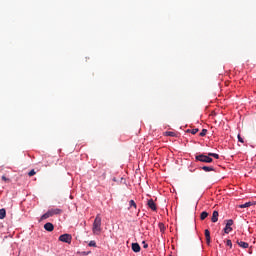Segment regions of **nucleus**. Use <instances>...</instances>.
<instances>
[{"label":"nucleus","mask_w":256,"mask_h":256,"mask_svg":"<svg viewBox=\"0 0 256 256\" xmlns=\"http://www.w3.org/2000/svg\"><path fill=\"white\" fill-rule=\"evenodd\" d=\"M204 235L206 238L207 245H211V232L209 231V229L205 230Z\"/></svg>","instance_id":"0eeeda50"},{"label":"nucleus","mask_w":256,"mask_h":256,"mask_svg":"<svg viewBox=\"0 0 256 256\" xmlns=\"http://www.w3.org/2000/svg\"><path fill=\"white\" fill-rule=\"evenodd\" d=\"M199 135L200 137H205V135H207V129H202Z\"/></svg>","instance_id":"5701e85b"},{"label":"nucleus","mask_w":256,"mask_h":256,"mask_svg":"<svg viewBox=\"0 0 256 256\" xmlns=\"http://www.w3.org/2000/svg\"><path fill=\"white\" fill-rule=\"evenodd\" d=\"M49 217H53L51 212L48 210L45 214H43L40 218V221H45V219H49Z\"/></svg>","instance_id":"f8f14e48"},{"label":"nucleus","mask_w":256,"mask_h":256,"mask_svg":"<svg viewBox=\"0 0 256 256\" xmlns=\"http://www.w3.org/2000/svg\"><path fill=\"white\" fill-rule=\"evenodd\" d=\"M72 239L73 237L71 236V234H62L59 237V241H62V243H68V244H71Z\"/></svg>","instance_id":"7ed1b4c3"},{"label":"nucleus","mask_w":256,"mask_h":256,"mask_svg":"<svg viewBox=\"0 0 256 256\" xmlns=\"http://www.w3.org/2000/svg\"><path fill=\"white\" fill-rule=\"evenodd\" d=\"M211 221L212 223L219 221V212L217 210L213 211Z\"/></svg>","instance_id":"1a4fd4ad"},{"label":"nucleus","mask_w":256,"mask_h":256,"mask_svg":"<svg viewBox=\"0 0 256 256\" xmlns=\"http://www.w3.org/2000/svg\"><path fill=\"white\" fill-rule=\"evenodd\" d=\"M186 133H191L192 135H197V133H199V129L198 128H196V129H188L187 131H186Z\"/></svg>","instance_id":"f3484780"},{"label":"nucleus","mask_w":256,"mask_h":256,"mask_svg":"<svg viewBox=\"0 0 256 256\" xmlns=\"http://www.w3.org/2000/svg\"><path fill=\"white\" fill-rule=\"evenodd\" d=\"M147 205L152 211H157V204H155V201H153V199L148 200Z\"/></svg>","instance_id":"423d86ee"},{"label":"nucleus","mask_w":256,"mask_h":256,"mask_svg":"<svg viewBox=\"0 0 256 256\" xmlns=\"http://www.w3.org/2000/svg\"><path fill=\"white\" fill-rule=\"evenodd\" d=\"M102 231L101 228V215L97 214L94 222H93V226H92V232L94 233V235H100Z\"/></svg>","instance_id":"f257e3e1"},{"label":"nucleus","mask_w":256,"mask_h":256,"mask_svg":"<svg viewBox=\"0 0 256 256\" xmlns=\"http://www.w3.org/2000/svg\"><path fill=\"white\" fill-rule=\"evenodd\" d=\"M132 251H134V253H139V251H141L139 243H132Z\"/></svg>","instance_id":"9b49d317"},{"label":"nucleus","mask_w":256,"mask_h":256,"mask_svg":"<svg viewBox=\"0 0 256 256\" xmlns=\"http://www.w3.org/2000/svg\"><path fill=\"white\" fill-rule=\"evenodd\" d=\"M166 137H177L175 132L167 131L165 132Z\"/></svg>","instance_id":"a211bd4d"},{"label":"nucleus","mask_w":256,"mask_h":256,"mask_svg":"<svg viewBox=\"0 0 256 256\" xmlns=\"http://www.w3.org/2000/svg\"><path fill=\"white\" fill-rule=\"evenodd\" d=\"M158 227H159L161 233H165V224L159 223Z\"/></svg>","instance_id":"6ab92c4d"},{"label":"nucleus","mask_w":256,"mask_h":256,"mask_svg":"<svg viewBox=\"0 0 256 256\" xmlns=\"http://www.w3.org/2000/svg\"><path fill=\"white\" fill-rule=\"evenodd\" d=\"M251 205H253L252 202H246L244 204L239 205L238 207L239 209H247V207H251Z\"/></svg>","instance_id":"4468645a"},{"label":"nucleus","mask_w":256,"mask_h":256,"mask_svg":"<svg viewBox=\"0 0 256 256\" xmlns=\"http://www.w3.org/2000/svg\"><path fill=\"white\" fill-rule=\"evenodd\" d=\"M2 181H9V179H7L5 176H2Z\"/></svg>","instance_id":"bb28decb"},{"label":"nucleus","mask_w":256,"mask_h":256,"mask_svg":"<svg viewBox=\"0 0 256 256\" xmlns=\"http://www.w3.org/2000/svg\"><path fill=\"white\" fill-rule=\"evenodd\" d=\"M208 157H214V159H219V154L217 153H208Z\"/></svg>","instance_id":"aec40b11"},{"label":"nucleus","mask_w":256,"mask_h":256,"mask_svg":"<svg viewBox=\"0 0 256 256\" xmlns=\"http://www.w3.org/2000/svg\"><path fill=\"white\" fill-rule=\"evenodd\" d=\"M147 247H149V245H147V244H144V249H147Z\"/></svg>","instance_id":"cd10ccee"},{"label":"nucleus","mask_w":256,"mask_h":256,"mask_svg":"<svg viewBox=\"0 0 256 256\" xmlns=\"http://www.w3.org/2000/svg\"><path fill=\"white\" fill-rule=\"evenodd\" d=\"M50 214L52 215H61V213H63V210L59 209V208H52L49 210Z\"/></svg>","instance_id":"6e6552de"},{"label":"nucleus","mask_w":256,"mask_h":256,"mask_svg":"<svg viewBox=\"0 0 256 256\" xmlns=\"http://www.w3.org/2000/svg\"><path fill=\"white\" fill-rule=\"evenodd\" d=\"M233 225V219L226 220V226L224 228V233L229 235L231 231H233V228L231 227Z\"/></svg>","instance_id":"20e7f679"},{"label":"nucleus","mask_w":256,"mask_h":256,"mask_svg":"<svg viewBox=\"0 0 256 256\" xmlns=\"http://www.w3.org/2000/svg\"><path fill=\"white\" fill-rule=\"evenodd\" d=\"M44 229H45V231H48L49 233H51L52 231H54L55 226L53 225V223L47 222V223L44 225Z\"/></svg>","instance_id":"39448f33"},{"label":"nucleus","mask_w":256,"mask_h":256,"mask_svg":"<svg viewBox=\"0 0 256 256\" xmlns=\"http://www.w3.org/2000/svg\"><path fill=\"white\" fill-rule=\"evenodd\" d=\"M226 245L231 249L233 247V242H231V240H227Z\"/></svg>","instance_id":"b1692460"},{"label":"nucleus","mask_w":256,"mask_h":256,"mask_svg":"<svg viewBox=\"0 0 256 256\" xmlns=\"http://www.w3.org/2000/svg\"><path fill=\"white\" fill-rule=\"evenodd\" d=\"M89 247H97V242H95V240H92L89 242Z\"/></svg>","instance_id":"4be33fe9"},{"label":"nucleus","mask_w":256,"mask_h":256,"mask_svg":"<svg viewBox=\"0 0 256 256\" xmlns=\"http://www.w3.org/2000/svg\"><path fill=\"white\" fill-rule=\"evenodd\" d=\"M129 205L130 207H134V209H137V203H135V200H130Z\"/></svg>","instance_id":"412c9836"},{"label":"nucleus","mask_w":256,"mask_h":256,"mask_svg":"<svg viewBox=\"0 0 256 256\" xmlns=\"http://www.w3.org/2000/svg\"><path fill=\"white\" fill-rule=\"evenodd\" d=\"M237 245H239V247H241L242 249H249V243L247 242L238 240Z\"/></svg>","instance_id":"9d476101"},{"label":"nucleus","mask_w":256,"mask_h":256,"mask_svg":"<svg viewBox=\"0 0 256 256\" xmlns=\"http://www.w3.org/2000/svg\"><path fill=\"white\" fill-rule=\"evenodd\" d=\"M196 161H200L201 163H213V158L205 154H200L196 156Z\"/></svg>","instance_id":"f03ea898"},{"label":"nucleus","mask_w":256,"mask_h":256,"mask_svg":"<svg viewBox=\"0 0 256 256\" xmlns=\"http://www.w3.org/2000/svg\"><path fill=\"white\" fill-rule=\"evenodd\" d=\"M37 172H35V170H31L28 175L29 177H33V175H36Z\"/></svg>","instance_id":"393cba45"},{"label":"nucleus","mask_w":256,"mask_h":256,"mask_svg":"<svg viewBox=\"0 0 256 256\" xmlns=\"http://www.w3.org/2000/svg\"><path fill=\"white\" fill-rule=\"evenodd\" d=\"M202 170L205 171L206 173H209L211 171H215V168L213 166H203Z\"/></svg>","instance_id":"ddd939ff"},{"label":"nucleus","mask_w":256,"mask_h":256,"mask_svg":"<svg viewBox=\"0 0 256 256\" xmlns=\"http://www.w3.org/2000/svg\"><path fill=\"white\" fill-rule=\"evenodd\" d=\"M238 141H239V143H244V140L240 134H238Z\"/></svg>","instance_id":"a878e982"},{"label":"nucleus","mask_w":256,"mask_h":256,"mask_svg":"<svg viewBox=\"0 0 256 256\" xmlns=\"http://www.w3.org/2000/svg\"><path fill=\"white\" fill-rule=\"evenodd\" d=\"M207 217H209V213L203 211L201 214H200V219L201 221H205V219H207Z\"/></svg>","instance_id":"dca6fc26"},{"label":"nucleus","mask_w":256,"mask_h":256,"mask_svg":"<svg viewBox=\"0 0 256 256\" xmlns=\"http://www.w3.org/2000/svg\"><path fill=\"white\" fill-rule=\"evenodd\" d=\"M7 217V211L5 208L0 209V219H5Z\"/></svg>","instance_id":"2eb2a0df"},{"label":"nucleus","mask_w":256,"mask_h":256,"mask_svg":"<svg viewBox=\"0 0 256 256\" xmlns=\"http://www.w3.org/2000/svg\"><path fill=\"white\" fill-rule=\"evenodd\" d=\"M82 255H87V252H82Z\"/></svg>","instance_id":"c85d7f7f"}]
</instances>
